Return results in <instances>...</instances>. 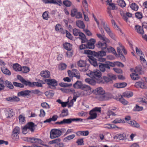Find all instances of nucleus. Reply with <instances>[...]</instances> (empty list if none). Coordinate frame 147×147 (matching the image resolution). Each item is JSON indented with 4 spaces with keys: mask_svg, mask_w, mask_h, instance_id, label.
I'll list each match as a JSON object with an SVG mask.
<instances>
[{
    "mask_svg": "<svg viewBox=\"0 0 147 147\" xmlns=\"http://www.w3.org/2000/svg\"><path fill=\"white\" fill-rule=\"evenodd\" d=\"M67 72L68 75L70 77H75L78 79L80 78V74L77 70L73 69L72 71L69 70Z\"/></svg>",
    "mask_w": 147,
    "mask_h": 147,
    "instance_id": "nucleus-9",
    "label": "nucleus"
},
{
    "mask_svg": "<svg viewBox=\"0 0 147 147\" xmlns=\"http://www.w3.org/2000/svg\"><path fill=\"white\" fill-rule=\"evenodd\" d=\"M31 92V91L26 90L18 92L17 95L18 96H22L28 98L30 96V93Z\"/></svg>",
    "mask_w": 147,
    "mask_h": 147,
    "instance_id": "nucleus-11",
    "label": "nucleus"
},
{
    "mask_svg": "<svg viewBox=\"0 0 147 147\" xmlns=\"http://www.w3.org/2000/svg\"><path fill=\"white\" fill-rule=\"evenodd\" d=\"M20 131V128L18 127H16L13 130L12 133L19 134Z\"/></svg>",
    "mask_w": 147,
    "mask_h": 147,
    "instance_id": "nucleus-57",
    "label": "nucleus"
},
{
    "mask_svg": "<svg viewBox=\"0 0 147 147\" xmlns=\"http://www.w3.org/2000/svg\"><path fill=\"white\" fill-rule=\"evenodd\" d=\"M45 95L48 98H50L54 95V93L52 91H48L45 93Z\"/></svg>",
    "mask_w": 147,
    "mask_h": 147,
    "instance_id": "nucleus-43",
    "label": "nucleus"
},
{
    "mask_svg": "<svg viewBox=\"0 0 147 147\" xmlns=\"http://www.w3.org/2000/svg\"><path fill=\"white\" fill-rule=\"evenodd\" d=\"M134 86L137 88H140L142 89H145L147 88V87L146 86L144 83V82L140 81L136 82Z\"/></svg>",
    "mask_w": 147,
    "mask_h": 147,
    "instance_id": "nucleus-17",
    "label": "nucleus"
},
{
    "mask_svg": "<svg viewBox=\"0 0 147 147\" xmlns=\"http://www.w3.org/2000/svg\"><path fill=\"white\" fill-rule=\"evenodd\" d=\"M112 123L117 124L118 123H125V121L123 119H121L120 118H116L113 120Z\"/></svg>",
    "mask_w": 147,
    "mask_h": 147,
    "instance_id": "nucleus-33",
    "label": "nucleus"
},
{
    "mask_svg": "<svg viewBox=\"0 0 147 147\" xmlns=\"http://www.w3.org/2000/svg\"><path fill=\"white\" fill-rule=\"evenodd\" d=\"M6 100L7 101L11 102H17L20 100V98L17 96H12L6 98Z\"/></svg>",
    "mask_w": 147,
    "mask_h": 147,
    "instance_id": "nucleus-18",
    "label": "nucleus"
},
{
    "mask_svg": "<svg viewBox=\"0 0 147 147\" xmlns=\"http://www.w3.org/2000/svg\"><path fill=\"white\" fill-rule=\"evenodd\" d=\"M132 14L131 13L129 12H127L126 14L123 15V19L127 21L128 19V18H127V16L128 17H132Z\"/></svg>",
    "mask_w": 147,
    "mask_h": 147,
    "instance_id": "nucleus-51",
    "label": "nucleus"
},
{
    "mask_svg": "<svg viewBox=\"0 0 147 147\" xmlns=\"http://www.w3.org/2000/svg\"><path fill=\"white\" fill-rule=\"evenodd\" d=\"M27 140L28 142L32 143L41 144L42 142L41 140L34 137L27 138Z\"/></svg>",
    "mask_w": 147,
    "mask_h": 147,
    "instance_id": "nucleus-13",
    "label": "nucleus"
},
{
    "mask_svg": "<svg viewBox=\"0 0 147 147\" xmlns=\"http://www.w3.org/2000/svg\"><path fill=\"white\" fill-rule=\"evenodd\" d=\"M5 84V81L2 78H0V92L4 89Z\"/></svg>",
    "mask_w": 147,
    "mask_h": 147,
    "instance_id": "nucleus-30",
    "label": "nucleus"
},
{
    "mask_svg": "<svg viewBox=\"0 0 147 147\" xmlns=\"http://www.w3.org/2000/svg\"><path fill=\"white\" fill-rule=\"evenodd\" d=\"M67 65L64 63H61L58 66V69L59 70H63L65 69Z\"/></svg>",
    "mask_w": 147,
    "mask_h": 147,
    "instance_id": "nucleus-50",
    "label": "nucleus"
},
{
    "mask_svg": "<svg viewBox=\"0 0 147 147\" xmlns=\"http://www.w3.org/2000/svg\"><path fill=\"white\" fill-rule=\"evenodd\" d=\"M133 96V93L132 92L129 91L125 92L123 93V96L125 97L130 98Z\"/></svg>",
    "mask_w": 147,
    "mask_h": 147,
    "instance_id": "nucleus-38",
    "label": "nucleus"
},
{
    "mask_svg": "<svg viewBox=\"0 0 147 147\" xmlns=\"http://www.w3.org/2000/svg\"><path fill=\"white\" fill-rule=\"evenodd\" d=\"M40 75L45 78H49L50 76V72L47 70L42 71L40 73Z\"/></svg>",
    "mask_w": 147,
    "mask_h": 147,
    "instance_id": "nucleus-23",
    "label": "nucleus"
},
{
    "mask_svg": "<svg viewBox=\"0 0 147 147\" xmlns=\"http://www.w3.org/2000/svg\"><path fill=\"white\" fill-rule=\"evenodd\" d=\"M143 109L142 107H140L138 105H136L134 107L133 110L135 111H142Z\"/></svg>",
    "mask_w": 147,
    "mask_h": 147,
    "instance_id": "nucleus-52",
    "label": "nucleus"
},
{
    "mask_svg": "<svg viewBox=\"0 0 147 147\" xmlns=\"http://www.w3.org/2000/svg\"><path fill=\"white\" fill-rule=\"evenodd\" d=\"M76 25L79 28H84L85 27L84 24L82 21H78L76 22Z\"/></svg>",
    "mask_w": 147,
    "mask_h": 147,
    "instance_id": "nucleus-42",
    "label": "nucleus"
},
{
    "mask_svg": "<svg viewBox=\"0 0 147 147\" xmlns=\"http://www.w3.org/2000/svg\"><path fill=\"white\" fill-rule=\"evenodd\" d=\"M127 85V84L125 82L118 83L115 84L114 86L115 87L120 88L125 87Z\"/></svg>",
    "mask_w": 147,
    "mask_h": 147,
    "instance_id": "nucleus-27",
    "label": "nucleus"
},
{
    "mask_svg": "<svg viewBox=\"0 0 147 147\" xmlns=\"http://www.w3.org/2000/svg\"><path fill=\"white\" fill-rule=\"evenodd\" d=\"M68 115V110L67 109H65L62 110L61 113L60 115L61 117H64L67 116Z\"/></svg>",
    "mask_w": 147,
    "mask_h": 147,
    "instance_id": "nucleus-35",
    "label": "nucleus"
},
{
    "mask_svg": "<svg viewBox=\"0 0 147 147\" xmlns=\"http://www.w3.org/2000/svg\"><path fill=\"white\" fill-rule=\"evenodd\" d=\"M130 7L131 9L135 11H137L138 9V6L135 3H133L130 5Z\"/></svg>",
    "mask_w": 147,
    "mask_h": 147,
    "instance_id": "nucleus-46",
    "label": "nucleus"
},
{
    "mask_svg": "<svg viewBox=\"0 0 147 147\" xmlns=\"http://www.w3.org/2000/svg\"><path fill=\"white\" fill-rule=\"evenodd\" d=\"M80 32V30L74 28L73 30V33L75 36H78Z\"/></svg>",
    "mask_w": 147,
    "mask_h": 147,
    "instance_id": "nucleus-56",
    "label": "nucleus"
},
{
    "mask_svg": "<svg viewBox=\"0 0 147 147\" xmlns=\"http://www.w3.org/2000/svg\"><path fill=\"white\" fill-rule=\"evenodd\" d=\"M82 5L86 11H88V4L86 0H82Z\"/></svg>",
    "mask_w": 147,
    "mask_h": 147,
    "instance_id": "nucleus-58",
    "label": "nucleus"
},
{
    "mask_svg": "<svg viewBox=\"0 0 147 147\" xmlns=\"http://www.w3.org/2000/svg\"><path fill=\"white\" fill-rule=\"evenodd\" d=\"M13 69L16 71H21V66L18 63L13 64Z\"/></svg>",
    "mask_w": 147,
    "mask_h": 147,
    "instance_id": "nucleus-34",
    "label": "nucleus"
},
{
    "mask_svg": "<svg viewBox=\"0 0 147 147\" xmlns=\"http://www.w3.org/2000/svg\"><path fill=\"white\" fill-rule=\"evenodd\" d=\"M83 138H79L78 139L76 143L78 145H83L84 144Z\"/></svg>",
    "mask_w": 147,
    "mask_h": 147,
    "instance_id": "nucleus-55",
    "label": "nucleus"
},
{
    "mask_svg": "<svg viewBox=\"0 0 147 147\" xmlns=\"http://www.w3.org/2000/svg\"><path fill=\"white\" fill-rule=\"evenodd\" d=\"M78 65L80 67H83L86 66V62L83 60H80L78 62Z\"/></svg>",
    "mask_w": 147,
    "mask_h": 147,
    "instance_id": "nucleus-47",
    "label": "nucleus"
},
{
    "mask_svg": "<svg viewBox=\"0 0 147 147\" xmlns=\"http://www.w3.org/2000/svg\"><path fill=\"white\" fill-rule=\"evenodd\" d=\"M26 125L28 129L32 132L34 131V130L35 129V127L36 126L32 122L28 123Z\"/></svg>",
    "mask_w": 147,
    "mask_h": 147,
    "instance_id": "nucleus-19",
    "label": "nucleus"
},
{
    "mask_svg": "<svg viewBox=\"0 0 147 147\" xmlns=\"http://www.w3.org/2000/svg\"><path fill=\"white\" fill-rule=\"evenodd\" d=\"M117 2L118 5L121 7H125L126 4L123 0H118Z\"/></svg>",
    "mask_w": 147,
    "mask_h": 147,
    "instance_id": "nucleus-44",
    "label": "nucleus"
},
{
    "mask_svg": "<svg viewBox=\"0 0 147 147\" xmlns=\"http://www.w3.org/2000/svg\"><path fill=\"white\" fill-rule=\"evenodd\" d=\"M89 57V61L90 63L95 67L98 65L96 59L93 57V56H88Z\"/></svg>",
    "mask_w": 147,
    "mask_h": 147,
    "instance_id": "nucleus-21",
    "label": "nucleus"
},
{
    "mask_svg": "<svg viewBox=\"0 0 147 147\" xmlns=\"http://www.w3.org/2000/svg\"><path fill=\"white\" fill-rule=\"evenodd\" d=\"M113 138L115 139L123 140L126 139V134L124 133L117 134L114 136Z\"/></svg>",
    "mask_w": 147,
    "mask_h": 147,
    "instance_id": "nucleus-14",
    "label": "nucleus"
},
{
    "mask_svg": "<svg viewBox=\"0 0 147 147\" xmlns=\"http://www.w3.org/2000/svg\"><path fill=\"white\" fill-rule=\"evenodd\" d=\"M55 30L57 31H61L62 30V28L61 25L59 24H57L55 26Z\"/></svg>",
    "mask_w": 147,
    "mask_h": 147,
    "instance_id": "nucleus-63",
    "label": "nucleus"
},
{
    "mask_svg": "<svg viewBox=\"0 0 147 147\" xmlns=\"http://www.w3.org/2000/svg\"><path fill=\"white\" fill-rule=\"evenodd\" d=\"M98 26L101 34L97 33L96 35L99 39L102 41L103 42L100 41H98L96 44V46L98 48H101L102 50L96 52L89 50H84V53L85 54L98 55H106V53L104 50L106 49L107 43H109L110 40L105 36L104 31L102 28L99 26V25Z\"/></svg>",
    "mask_w": 147,
    "mask_h": 147,
    "instance_id": "nucleus-1",
    "label": "nucleus"
},
{
    "mask_svg": "<svg viewBox=\"0 0 147 147\" xmlns=\"http://www.w3.org/2000/svg\"><path fill=\"white\" fill-rule=\"evenodd\" d=\"M75 137V134H71L70 135L68 136L63 139V141L64 142H67L68 141L71 140L73 139Z\"/></svg>",
    "mask_w": 147,
    "mask_h": 147,
    "instance_id": "nucleus-36",
    "label": "nucleus"
},
{
    "mask_svg": "<svg viewBox=\"0 0 147 147\" xmlns=\"http://www.w3.org/2000/svg\"><path fill=\"white\" fill-rule=\"evenodd\" d=\"M64 48L67 50L72 49V45L69 43H65L63 45Z\"/></svg>",
    "mask_w": 147,
    "mask_h": 147,
    "instance_id": "nucleus-41",
    "label": "nucleus"
},
{
    "mask_svg": "<svg viewBox=\"0 0 147 147\" xmlns=\"http://www.w3.org/2000/svg\"><path fill=\"white\" fill-rule=\"evenodd\" d=\"M14 115V112L13 109H9L6 111V115L7 118L11 117Z\"/></svg>",
    "mask_w": 147,
    "mask_h": 147,
    "instance_id": "nucleus-26",
    "label": "nucleus"
},
{
    "mask_svg": "<svg viewBox=\"0 0 147 147\" xmlns=\"http://www.w3.org/2000/svg\"><path fill=\"white\" fill-rule=\"evenodd\" d=\"M111 63L113 64V66H111V67H114L115 65H117L118 66L123 67L124 66V65L122 63L118 61L115 62L113 63L110 62V64Z\"/></svg>",
    "mask_w": 147,
    "mask_h": 147,
    "instance_id": "nucleus-39",
    "label": "nucleus"
},
{
    "mask_svg": "<svg viewBox=\"0 0 147 147\" xmlns=\"http://www.w3.org/2000/svg\"><path fill=\"white\" fill-rule=\"evenodd\" d=\"M82 89L83 90L81 93L84 96L90 95L93 92V90H92L90 87L87 85H84L82 88Z\"/></svg>",
    "mask_w": 147,
    "mask_h": 147,
    "instance_id": "nucleus-5",
    "label": "nucleus"
},
{
    "mask_svg": "<svg viewBox=\"0 0 147 147\" xmlns=\"http://www.w3.org/2000/svg\"><path fill=\"white\" fill-rule=\"evenodd\" d=\"M21 71H22L24 73H26L30 71V69L27 67L24 66L21 67Z\"/></svg>",
    "mask_w": 147,
    "mask_h": 147,
    "instance_id": "nucleus-54",
    "label": "nucleus"
},
{
    "mask_svg": "<svg viewBox=\"0 0 147 147\" xmlns=\"http://www.w3.org/2000/svg\"><path fill=\"white\" fill-rule=\"evenodd\" d=\"M99 67L100 70L104 72L105 71V69H110L111 66H113V64H110V61H106L105 64L99 63Z\"/></svg>",
    "mask_w": 147,
    "mask_h": 147,
    "instance_id": "nucleus-8",
    "label": "nucleus"
},
{
    "mask_svg": "<svg viewBox=\"0 0 147 147\" xmlns=\"http://www.w3.org/2000/svg\"><path fill=\"white\" fill-rule=\"evenodd\" d=\"M135 30L136 32L140 34H143L144 32L142 28L140 26L138 25H136L135 26Z\"/></svg>",
    "mask_w": 147,
    "mask_h": 147,
    "instance_id": "nucleus-24",
    "label": "nucleus"
},
{
    "mask_svg": "<svg viewBox=\"0 0 147 147\" xmlns=\"http://www.w3.org/2000/svg\"><path fill=\"white\" fill-rule=\"evenodd\" d=\"M48 12L45 11L42 14V17L43 19L47 20L49 18Z\"/></svg>",
    "mask_w": 147,
    "mask_h": 147,
    "instance_id": "nucleus-64",
    "label": "nucleus"
},
{
    "mask_svg": "<svg viewBox=\"0 0 147 147\" xmlns=\"http://www.w3.org/2000/svg\"><path fill=\"white\" fill-rule=\"evenodd\" d=\"M82 83L80 81H77L74 85L73 87L76 88H81L82 86Z\"/></svg>",
    "mask_w": 147,
    "mask_h": 147,
    "instance_id": "nucleus-28",
    "label": "nucleus"
},
{
    "mask_svg": "<svg viewBox=\"0 0 147 147\" xmlns=\"http://www.w3.org/2000/svg\"><path fill=\"white\" fill-rule=\"evenodd\" d=\"M54 144L55 147H64V145L63 143L61 142V140L60 138H57L53 140L49 141V144Z\"/></svg>",
    "mask_w": 147,
    "mask_h": 147,
    "instance_id": "nucleus-7",
    "label": "nucleus"
},
{
    "mask_svg": "<svg viewBox=\"0 0 147 147\" xmlns=\"http://www.w3.org/2000/svg\"><path fill=\"white\" fill-rule=\"evenodd\" d=\"M1 69L2 72L8 76H10L11 73L8 69L5 67H1Z\"/></svg>",
    "mask_w": 147,
    "mask_h": 147,
    "instance_id": "nucleus-32",
    "label": "nucleus"
},
{
    "mask_svg": "<svg viewBox=\"0 0 147 147\" xmlns=\"http://www.w3.org/2000/svg\"><path fill=\"white\" fill-rule=\"evenodd\" d=\"M63 3L67 7H69L71 5V2L68 0L64 1L63 2Z\"/></svg>",
    "mask_w": 147,
    "mask_h": 147,
    "instance_id": "nucleus-53",
    "label": "nucleus"
},
{
    "mask_svg": "<svg viewBox=\"0 0 147 147\" xmlns=\"http://www.w3.org/2000/svg\"><path fill=\"white\" fill-rule=\"evenodd\" d=\"M96 42V40L94 39L91 38L87 42L86 45L87 47L89 49H93L94 48V44Z\"/></svg>",
    "mask_w": 147,
    "mask_h": 147,
    "instance_id": "nucleus-16",
    "label": "nucleus"
},
{
    "mask_svg": "<svg viewBox=\"0 0 147 147\" xmlns=\"http://www.w3.org/2000/svg\"><path fill=\"white\" fill-rule=\"evenodd\" d=\"M93 92L97 95L96 98L99 101L108 100L110 98V94L105 93V90L101 87L96 88L93 90Z\"/></svg>",
    "mask_w": 147,
    "mask_h": 147,
    "instance_id": "nucleus-2",
    "label": "nucleus"
},
{
    "mask_svg": "<svg viewBox=\"0 0 147 147\" xmlns=\"http://www.w3.org/2000/svg\"><path fill=\"white\" fill-rule=\"evenodd\" d=\"M123 96H121L117 98L118 100L124 105H127L128 103V102L124 99L123 98Z\"/></svg>",
    "mask_w": 147,
    "mask_h": 147,
    "instance_id": "nucleus-37",
    "label": "nucleus"
},
{
    "mask_svg": "<svg viewBox=\"0 0 147 147\" xmlns=\"http://www.w3.org/2000/svg\"><path fill=\"white\" fill-rule=\"evenodd\" d=\"M119 47H117V50L118 55H123L122 51L124 55L127 54V52L124 47L121 43H119Z\"/></svg>",
    "mask_w": 147,
    "mask_h": 147,
    "instance_id": "nucleus-10",
    "label": "nucleus"
},
{
    "mask_svg": "<svg viewBox=\"0 0 147 147\" xmlns=\"http://www.w3.org/2000/svg\"><path fill=\"white\" fill-rule=\"evenodd\" d=\"M19 120L20 123L22 124L25 122V117L22 115H20L19 116Z\"/></svg>",
    "mask_w": 147,
    "mask_h": 147,
    "instance_id": "nucleus-59",
    "label": "nucleus"
},
{
    "mask_svg": "<svg viewBox=\"0 0 147 147\" xmlns=\"http://www.w3.org/2000/svg\"><path fill=\"white\" fill-rule=\"evenodd\" d=\"M128 123L133 127L137 128H139L140 127L139 124L134 120L130 121L128 122Z\"/></svg>",
    "mask_w": 147,
    "mask_h": 147,
    "instance_id": "nucleus-29",
    "label": "nucleus"
},
{
    "mask_svg": "<svg viewBox=\"0 0 147 147\" xmlns=\"http://www.w3.org/2000/svg\"><path fill=\"white\" fill-rule=\"evenodd\" d=\"M94 112H98L100 113L101 112V108L100 107H96L93 108L91 110Z\"/></svg>",
    "mask_w": 147,
    "mask_h": 147,
    "instance_id": "nucleus-62",
    "label": "nucleus"
},
{
    "mask_svg": "<svg viewBox=\"0 0 147 147\" xmlns=\"http://www.w3.org/2000/svg\"><path fill=\"white\" fill-rule=\"evenodd\" d=\"M86 75L92 78L95 79L98 83L102 82L101 73L99 70H94L93 71H89L86 73Z\"/></svg>",
    "mask_w": 147,
    "mask_h": 147,
    "instance_id": "nucleus-3",
    "label": "nucleus"
},
{
    "mask_svg": "<svg viewBox=\"0 0 147 147\" xmlns=\"http://www.w3.org/2000/svg\"><path fill=\"white\" fill-rule=\"evenodd\" d=\"M85 81L88 84L92 85H94L96 84V80L95 81V80L91 79L90 78H87L85 79Z\"/></svg>",
    "mask_w": 147,
    "mask_h": 147,
    "instance_id": "nucleus-31",
    "label": "nucleus"
},
{
    "mask_svg": "<svg viewBox=\"0 0 147 147\" xmlns=\"http://www.w3.org/2000/svg\"><path fill=\"white\" fill-rule=\"evenodd\" d=\"M107 50L108 53H112L115 55H117L115 50L113 48L110 47L107 48Z\"/></svg>",
    "mask_w": 147,
    "mask_h": 147,
    "instance_id": "nucleus-40",
    "label": "nucleus"
},
{
    "mask_svg": "<svg viewBox=\"0 0 147 147\" xmlns=\"http://www.w3.org/2000/svg\"><path fill=\"white\" fill-rule=\"evenodd\" d=\"M89 116L88 118V119H93L96 118L97 116V114L96 112H94L91 110L89 112Z\"/></svg>",
    "mask_w": 147,
    "mask_h": 147,
    "instance_id": "nucleus-22",
    "label": "nucleus"
},
{
    "mask_svg": "<svg viewBox=\"0 0 147 147\" xmlns=\"http://www.w3.org/2000/svg\"><path fill=\"white\" fill-rule=\"evenodd\" d=\"M11 138L13 141H17L19 138L18 134L12 133Z\"/></svg>",
    "mask_w": 147,
    "mask_h": 147,
    "instance_id": "nucleus-48",
    "label": "nucleus"
},
{
    "mask_svg": "<svg viewBox=\"0 0 147 147\" xmlns=\"http://www.w3.org/2000/svg\"><path fill=\"white\" fill-rule=\"evenodd\" d=\"M101 24L107 34L111 31L109 26L107 24H105L104 21H102Z\"/></svg>",
    "mask_w": 147,
    "mask_h": 147,
    "instance_id": "nucleus-25",
    "label": "nucleus"
},
{
    "mask_svg": "<svg viewBox=\"0 0 147 147\" xmlns=\"http://www.w3.org/2000/svg\"><path fill=\"white\" fill-rule=\"evenodd\" d=\"M13 85L15 86L19 87L20 88H22L24 87V85L23 84L17 82H13Z\"/></svg>",
    "mask_w": 147,
    "mask_h": 147,
    "instance_id": "nucleus-60",
    "label": "nucleus"
},
{
    "mask_svg": "<svg viewBox=\"0 0 147 147\" xmlns=\"http://www.w3.org/2000/svg\"><path fill=\"white\" fill-rule=\"evenodd\" d=\"M131 78L133 80L138 79L139 78V76L136 73H132L130 74Z\"/></svg>",
    "mask_w": 147,
    "mask_h": 147,
    "instance_id": "nucleus-45",
    "label": "nucleus"
},
{
    "mask_svg": "<svg viewBox=\"0 0 147 147\" xmlns=\"http://www.w3.org/2000/svg\"><path fill=\"white\" fill-rule=\"evenodd\" d=\"M135 16L136 18L139 19H142L143 17L142 13L139 12L135 13Z\"/></svg>",
    "mask_w": 147,
    "mask_h": 147,
    "instance_id": "nucleus-61",
    "label": "nucleus"
},
{
    "mask_svg": "<svg viewBox=\"0 0 147 147\" xmlns=\"http://www.w3.org/2000/svg\"><path fill=\"white\" fill-rule=\"evenodd\" d=\"M62 134L61 131L57 129L51 130L50 132V137L51 139H54L59 137Z\"/></svg>",
    "mask_w": 147,
    "mask_h": 147,
    "instance_id": "nucleus-6",
    "label": "nucleus"
},
{
    "mask_svg": "<svg viewBox=\"0 0 147 147\" xmlns=\"http://www.w3.org/2000/svg\"><path fill=\"white\" fill-rule=\"evenodd\" d=\"M45 81L50 88L51 87H55L57 85V82L54 79H46Z\"/></svg>",
    "mask_w": 147,
    "mask_h": 147,
    "instance_id": "nucleus-12",
    "label": "nucleus"
},
{
    "mask_svg": "<svg viewBox=\"0 0 147 147\" xmlns=\"http://www.w3.org/2000/svg\"><path fill=\"white\" fill-rule=\"evenodd\" d=\"M82 121V119L81 118H70L68 119H64L62 121H60L57 122L56 123V124L59 125L70 124L72 121Z\"/></svg>",
    "mask_w": 147,
    "mask_h": 147,
    "instance_id": "nucleus-4",
    "label": "nucleus"
},
{
    "mask_svg": "<svg viewBox=\"0 0 147 147\" xmlns=\"http://www.w3.org/2000/svg\"><path fill=\"white\" fill-rule=\"evenodd\" d=\"M130 70L132 72L134 71L135 73L139 74H142L143 73V72L142 70L141 67L140 66L136 67V69H133L131 68Z\"/></svg>",
    "mask_w": 147,
    "mask_h": 147,
    "instance_id": "nucleus-20",
    "label": "nucleus"
},
{
    "mask_svg": "<svg viewBox=\"0 0 147 147\" xmlns=\"http://www.w3.org/2000/svg\"><path fill=\"white\" fill-rule=\"evenodd\" d=\"M65 92H71L73 93H74V96H76L77 97L80 96H83L82 94V91H78L76 92H75V90L73 89H65Z\"/></svg>",
    "mask_w": 147,
    "mask_h": 147,
    "instance_id": "nucleus-15",
    "label": "nucleus"
},
{
    "mask_svg": "<svg viewBox=\"0 0 147 147\" xmlns=\"http://www.w3.org/2000/svg\"><path fill=\"white\" fill-rule=\"evenodd\" d=\"M5 85L10 89H13V86L11 82L7 80L5 81Z\"/></svg>",
    "mask_w": 147,
    "mask_h": 147,
    "instance_id": "nucleus-49",
    "label": "nucleus"
}]
</instances>
